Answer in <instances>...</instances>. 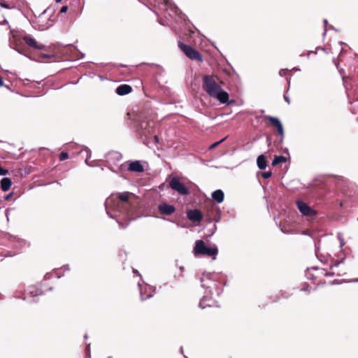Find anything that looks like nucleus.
Wrapping results in <instances>:
<instances>
[{
	"label": "nucleus",
	"instance_id": "40",
	"mask_svg": "<svg viewBox=\"0 0 358 358\" xmlns=\"http://www.w3.org/2000/svg\"><path fill=\"white\" fill-rule=\"evenodd\" d=\"M119 225H120V227L121 228H122V229H125V228H126V226H125V225H124L123 224L120 223V222H119Z\"/></svg>",
	"mask_w": 358,
	"mask_h": 358
},
{
	"label": "nucleus",
	"instance_id": "51",
	"mask_svg": "<svg viewBox=\"0 0 358 358\" xmlns=\"http://www.w3.org/2000/svg\"><path fill=\"white\" fill-rule=\"evenodd\" d=\"M338 264H339V262H338V263L335 264L334 265V266H338ZM330 268H333V266H330Z\"/></svg>",
	"mask_w": 358,
	"mask_h": 358
},
{
	"label": "nucleus",
	"instance_id": "2",
	"mask_svg": "<svg viewBox=\"0 0 358 358\" xmlns=\"http://www.w3.org/2000/svg\"><path fill=\"white\" fill-rule=\"evenodd\" d=\"M193 252L196 257L201 255L213 257V259H215L218 253V249L215 244L208 246L203 240H197L195 242Z\"/></svg>",
	"mask_w": 358,
	"mask_h": 358
},
{
	"label": "nucleus",
	"instance_id": "39",
	"mask_svg": "<svg viewBox=\"0 0 358 358\" xmlns=\"http://www.w3.org/2000/svg\"><path fill=\"white\" fill-rule=\"evenodd\" d=\"M11 196H12V193H10L9 194H8V195L6 196L5 199H6V200L9 199V198H10Z\"/></svg>",
	"mask_w": 358,
	"mask_h": 358
},
{
	"label": "nucleus",
	"instance_id": "21",
	"mask_svg": "<svg viewBox=\"0 0 358 358\" xmlns=\"http://www.w3.org/2000/svg\"><path fill=\"white\" fill-rule=\"evenodd\" d=\"M257 164L258 168L261 170H264L266 168V166H267L266 160L265 159V157L263 155H259L257 157Z\"/></svg>",
	"mask_w": 358,
	"mask_h": 358
},
{
	"label": "nucleus",
	"instance_id": "55",
	"mask_svg": "<svg viewBox=\"0 0 358 358\" xmlns=\"http://www.w3.org/2000/svg\"><path fill=\"white\" fill-rule=\"evenodd\" d=\"M326 32H327V29H326V28H325V29H324V34H326Z\"/></svg>",
	"mask_w": 358,
	"mask_h": 358
},
{
	"label": "nucleus",
	"instance_id": "42",
	"mask_svg": "<svg viewBox=\"0 0 358 358\" xmlns=\"http://www.w3.org/2000/svg\"><path fill=\"white\" fill-rule=\"evenodd\" d=\"M301 290L303 291V292L307 291L308 290V286L303 287V288H301Z\"/></svg>",
	"mask_w": 358,
	"mask_h": 358
},
{
	"label": "nucleus",
	"instance_id": "32",
	"mask_svg": "<svg viewBox=\"0 0 358 358\" xmlns=\"http://www.w3.org/2000/svg\"><path fill=\"white\" fill-rule=\"evenodd\" d=\"M306 276L308 278L312 279V280H313L315 278L313 275H310L309 269H308V271L306 273Z\"/></svg>",
	"mask_w": 358,
	"mask_h": 358
},
{
	"label": "nucleus",
	"instance_id": "34",
	"mask_svg": "<svg viewBox=\"0 0 358 358\" xmlns=\"http://www.w3.org/2000/svg\"><path fill=\"white\" fill-rule=\"evenodd\" d=\"M0 5H1V7L6 8H9L8 4L6 3H1Z\"/></svg>",
	"mask_w": 358,
	"mask_h": 358
},
{
	"label": "nucleus",
	"instance_id": "5",
	"mask_svg": "<svg viewBox=\"0 0 358 358\" xmlns=\"http://www.w3.org/2000/svg\"><path fill=\"white\" fill-rule=\"evenodd\" d=\"M178 45L184 54L190 59L202 61V57L198 51L192 46L179 42Z\"/></svg>",
	"mask_w": 358,
	"mask_h": 358
},
{
	"label": "nucleus",
	"instance_id": "38",
	"mask_svg": "<svg viewBox=\"0 0 358 358\" xmlns=\"http://www.w3.org/2000/svg\"><path fill=\"white\" fill-rule=\"evenodd\" d=\"M43 57H45V58H50L51 55L44 54V55H43Z\"/></svg>",
	"mask_w": 358,
	"mask_h": 358
},
{
	"label": "nucleus",
	"instance_id": "17",
	"mask_svg": "<svg viewBox=\"0 0 358 358\" xmlns=\"http://www.w3.org/2000/svg\"><path fill=\"white\" fill-rule=\"evenodd\" d=\"M132 90V88L129 85H121L116 88V93L119 95L123 96L128 94Z\"/></svg>",
	"mask_w": 358,
	"mask_h": 358
},
{
	"label": "nucleus",
	"instance_id": "52",
	"mask_svg": "<svg viewBox=\"0 0 358 358\" xmlns=\"http://www.w3.org/2000/svg\"><path fill=\"white\" fill-rule=\"evenodd\" d=\"M117 211H121L120 207L119 204H117Z\"/></svg>",
	"mask_w": 358,
	"mask_h": 358
},
{
	"label": "nucleus",
	"instance_id": "35",
	"mask_svg": "<svg viewBox=\"0 0 358 358\" xmlns=\"http://www.w3.org/2000/svg\"><path fill=\"white\" fill-rule=\"evenodd\" d=\"M284 99L287 103H290L289 98L287 96H284Z\"/></svg>",
	"mask_w": 358,
	"mask_h": 358
},
{
	"label": "nucleus",
	"instance_id": "29",
	"mask_svg": "<svg viewBox=\"0 0 358 358\" xmlns=\"http://www.w3.org/2000/svg\"><path fill=\"white\" fill-rule=\"evenodd\" d=\"M224 141V138L222 139L221 141H217L213 144H212L210 147V148H215L216 146H217L221 142Z\"/></svg>",
	"mask_w": 358,
	"mask_h": 358
},
{
	"label": "nucleus",
	"instance_id": "11",
	"mask_svg": "<svg viewBox=\"0 0 358 358\" xmlns=\"http://www.w3.org/2000/svg\"><path fill=\"white\" fill-rule=\"evenodd\" d=\"M296 205L299 211L304 215L314 216L316 214L315 211L313 209H312L302 201H296Z\"/></svg>",
	"mask_w": 358,
	"mask_h": 358
},
{
	"label": "nucleus",
	"instance_id": "9",
	"mask_svg": "<svg viewBox=\"0 0 358 358\" xmlns=\"http://www.w3.org/2000/svg\"><path fill=\"white\" fill-rule=\"evenodd\" d=\"M187 217L195 225H198L203 219V214L199 210L193 209L187 212Z\"/></svg>",
	"mask_w": 358,
	"mask_h": 358
},
{
	"label": "nucleus",
	"instance_id": "19",
	"mask_svg": "<svg viewBox=\"0 0 358 358\" xmlns=\"http://www.w3.org/2000/svg\"><path fill=\"white\" fill-rule=\"evenodd\" d=\"M224 194L221 189H217L212 193V198L217 203H220L224 201Z\"/></svg>",
	"mask_w": 358,
	"mask_h": 358
},
{
	"label": "nucleus",
	"instance_id": "45",
	"mask_svg": "<svg viewBox=\"0 0 358 358\" xmlns=\"http://www.w3.org/2000/svg\"><path fill=\"white\" fill-rule=\"evenodd\" d=\"M133 272H134V273H136L138 275H140V273H138V271L137 270L134 269V270H133Z\"/></svg>",
	"mask_w": 358,
	"mask_h": 358
},
{
	"label": "nucleus",
	"instance_id": "54",
	"mask_svg": "<svg viewBox=\"0 0 358 358\" xmlns=\"http://www.w3.org/2000/svg\"><path fill=\"white\" fill-rule=\"evenodd\" d=\"M180 352H181L182 353H183V348H182V347H181V348H180Z\"/></svg>",
	"mask_w": 358,
	"mask_h": 358
},
{
	"label": "nucleus",
	"instance_id": "27",
	"mask_svg": "<svg viewBox=\"0 0 358 358\" xmlns=\"http://www.w3.org/2000/svg\"><path fill=\"white\" fill-rule=\"evenodd\" d=\"M271 175H272V173L271 171H266V172L262 173V176L264 179H268L271 176Z\"/></svg>",
	"mask_w": 358,
	"mask_h": 358
},
{
	"label": "nucleus",
	"instance_id": "1",
	"mask_svg": "<svg viewBox=\"0 0 358 358\" xmlns=\"http://www.w3.org/2000/svg\"><path fill=\"white\" fill-rule=\"evenodd\" d=\"M203 88L210 96L215 98L220 103H227L229 94L222 89L212 76H206L203 77Z\"/></svg>",
	"mask_w": 358,
	"mask_h": 358
},
{
	"label": "nucleus",
	"instance_id": "20",
	"mask_svg": "<svg viewBox=\"0 0 358 358\" xmlns=\"http://www.w3.org/2000/svg\"><path fill=\"white\" fill-rule=\"evenodd\" d=\"M11 184L12 182L10 178H3L1 180V189L3 191L6 192L10 189Z\"/></svg>",
	"mask_w": 358,
	"mask_h": 358
},
{
	"label": "nucleus",
	"instance_id": "41",
	"mask_svg": "<svg viewBox=\"0 0 358 358\" xmlns=\"http://www.w3.org/2000/svg\"><path fill=\"white\" fill-rule=\"evenodd\" d=\"M3 82L2 78L0 76V87L3 86Z\"/></svg>",
	"mask_w": 358,
	"mask_h": 358
},
{
	"label": "nucleus",
	"instance_id": "7",
	"mask_svg": "<svg viewBox=\"0 0 358 358\" xmlns=\"http://www.w3.org/2000/svg\"><path fill=\"white\" fill-rule=\"evenodd\" d=\"M138 286L140 289V295L142 301L152 297V293L155 290L152 286L148 284L142 285L140 282H138Z\"/></svg>",
	"mask_w": 358,
	"mask_h": 358
},
{
	"label": "nucleus",
	"instance_id": "16",
	"mask_svg": "<svg viewBox=\"0 0 358 358\" xmlns=\"http://www.w3.org/2000/svg\"><path fill=\"white\" fill-rule=\"evenodd\" d=\"M16 31L14 30L10 31L12 38H10V46L20 54H23L22 50L19 48L18 43L15 38Z\"/></svg>",
	"mask_w": 358,
	"mask_h": 358
},
{
	"label": "nucleus",
	"instance_id": "36",
	"mask_svg": "<svg viewBox=\"0 0 358 358\" xmlns=\"http://www.w3.org/2000/svg\"><path fill=\"white\" fill-rule=\"evenodd\" d=\"M87 355L90 357V344L87 345Z\"/></svg>",
	"mask_w": 358,
	"mask_h": 358
},
{
	"label": "nucleus",
	"instance_id": "23",
	"mask_svg": "<svg viewBox=\"0 0 358 358\" xmlns=\"http://www.w3.org/2000/svg\"><path fill=\"white\" fill-rule=\"evenodd\" d=\"M129 192H122L117 194L118 199L123 202H127L129 199Z\"/></svg>",
	"mask_w": 358,
	"mask_h": 358
},
{
	"label": "nucleus",
	"instance_id": "3",
	"mask_svg": "<svg viewBox=\"0 0 358 358\" xmlns=\"http://www.w3.org/2000/svg\"><path fill=\"white\" fill-rule=\"evenodd\" d=\"M222 275L217 273H203L201 278V286L206 289L217 287V282L221 278Z\"/></svg>",
	"mask_w": 358,
	"mask_h": 358
},
{
	"label": "nucleus",
	"instance_id": "26",
	"mask_svg": "<svg viewBox=\"0 0 358 358\" xmlns=\"http://www.w3.org/2000/svg\"><path fill=\"white\" fill-rule=\"evenodd\" d=\"M85 152H86L87 154V157H86V159H85V163L86 164H87L88 166H91L89 162H88V160L91 157V153H90V150H88V149H86L85 150Z\"/></svg>",
	"mask_w": 358,
	"mask_h": 358
},
{
	"label": "nucleus",
	"instance_id": "10",
	"mask_svg": "<svg viewBox=\"0 0 358 358\" xmlns=\"http://www.w3.org/2000/svg\"><path fill=\"white\" fill-rule=\"evenodd\" d=\"M264 119L268 120L271 123V124L277 129L278 134L281 136L280 141H282L283 138H284V129H283L282 124L281 122L280 121V120L275 117L268 116V115L265 116Z\"/></svg>",
	"mask_w": 358,
	"mask_h": 358
},
{
	"label": "nucleus",
	"instance_id": "37",
	"mask_svg": "<svg viewBox=\"0 0 358 358\" xmlns=\"http://www.w3.org/2000/svg\"><path fill=\"white\" fill-rule=\"evenodd\" d=\"M334 274V273H327V272L324 273V275H333Z\"/></svg>",
	"mask_w": 358,
	"mask_h": 358
},
{
	"label": "nucleus",
	"instance_id": "6",
	"mask_svg": "<svg viewBox=\"0 0 358 358\" xmlns=\"http://www.w3.org/2000/svg\"><path fill=\"white\" fill-rule=\"evenodd\" d=\"M169 187L180 195H187L189 194L188 188L176 177L170 180Z\"/></svg>",
	"mask_w": 358,
	"mask_h": 358
},
{
	"label": "nucleus",
	"instance_id": "14",
	"mask_svg": "<svg viewBox=\"0 0 358 358\" xmlns=\"http://www.w3.org/2000/svg\"><path fill=\"white\" fill-rule=\"evenodd\" d=\"M42 294V292L41 289H38L35 286H29L25 291L24 296L23 298L24 300L29 299L31 298H34L38 295Z\"/></svg>",
	"mask_w": 358,
	"mask_h": 358
},
{
	"label": "nucleus",
	"instance_id": "24",
	"mask_svg": "<svg viewBox=\"0 0 358 358\" xmlns=\"http://www.w3.org/2000/svg\"><path fill=\"white\" fill-rule=\"evenodd\" d=\"M337 238L340 242V246L341 248H343L345 245L344 238L343 236V234L341 233H338Z\"/></svg>",
	"mask_w": 358,
	"mask_h": 358
},
{
	"label": "nucleus",
	"instance_id": "47",
	"mask_svg": "<svg viewBox=\"0 0 358 358\" xmlns=\"http://www.w3.org/2000/svg\"><path fill=\"white\" fill-rule=\"evenodd\" d=\"M284 71H285V70H284V69H281V70L279 71V74H280V76H282V73H283Z\"/></svg>",
	"mask_w": 358,
	"mask_h": 358
},
{
	"label": "nucleus",
	"instance_id": "57",
	"mask_svg": "<svg viewBox=\"0 0 358 358\" xmlns=\"http://www.w3.org/2000/svg\"><path fill=\"white\" fill-rule=\"evenodd\" d=\"M30 301H34V302L36 301H35V299H32V300L30 299Z\"/></svg>",
	"mask_w": 358,
	"mask_h": 358
},
{
	"label": "nucleus",
	"instance_id": "44",
	"mask_svg": "<svg viewBox=\"0 0 358 358\" xmlns=\"http://www.w3.org/2000/svg\"><path fill=\"white\" fill-rule=\"evenodd\" d=\"M8 213H9V210H8V209H7V210H6V217H7V219H8Z\"/></svg>",
	"mask_w": 358,
	"mask_h": 358
},
{
	"label": "nucleus",
	"instance_id": "12",
	"mask_svg": "<svg viewBox=\"0 0 358 358\" xmlns=\"http://www.w3.org/2000/svg\"><path fill=\"white\" fill-rule=\"evenodd\" d=\"M24 41L31 48L37 50H43L45 48V45L43 44H38L35 38L27 34L23 36Z\"/></svg>",
	"mask_w": 358,
	"mask_h": 358
},
{
	"label": "nucleus",
	"instance_id": "15",
	"mask_svg": "<svg viewBox=\"0 0 358 358\" xmlns=\"http://www.w3.org/2000/svg\"><path fill=\"white\" fill-rule=\"evenodd\" d=\"M211 290L206 291L205 295L201 300L199 303V307L201 308H205L206 307H210L213 305V301L211 300L210 296L208 295V294H210Z\"/></svg>",
	"mask_w": 358,
	"mask_h": 358
},
{
	"label": "nucleus",
	"instance_id": "4",
	"mask_svg": "<svg viewBox=\"0 0 358 358\" xmlns=\"http://www.w3.org/2000/svg\"><path fill=\"white\" fill-rule=\"evenodd\" d=\"M105 158L109 168L113 169V167H117L120 166L122 156L119 152L110 151L106 155Z\"/></svg>",
	"mask_w": 358,
	"mask_h": 358
},
{
	"label": "nucleus",
	"instance_id": "49",
	"mask_svg": "<svg viewBox=\"0 0 358 358\" xmlns=\"http://www.w3.org/2000/svg\"><path fill=\"white\" fill-rule=\"evenodd\" d=\"M323 22H324V26L326 27V26H327V22H327V20L324 19V21H323Z\"/></svg>",
	"mask_w": 358,
	"mask_h": 358
},
{
	"label": "nucleus",
	"instance_id": "28",
	"mask_svg": "<svg viewBox=\"0 0 358 358\" xmlns=\"http://www.w3.org/2000/svg\"><path fill=\"white\" fill-rule=\"evenodd\" d=\"M113 201L112 198H108L106 201V208L107 209L108 206H110V203Z\"/></svg>",
	"mask_w": 358,
	"mask_h": 358
},
{
	"label": "nucleus",
	"instance_id": "8",
	"mask_svg": "<svg viewBox=\"0 0 358 358\" xmlns=\"http://www.w3.org/2000/svg\"><path fill=\"white\" fill-rule=\"evenodd\" d=\"M154 122L150 120H143L137 126V129L142 131V134L146 136L148 134L153 132Z\"/></svg>",
	"mask_w": 358,
	"mask_h": 358
},
{
	"label": "nucleus",
	"instance_id": "33",
	"mask_svg": "<svg viewBox=\"0 0 358 358\" xmlns=\"http://www.w3.org/2000/svg\"><path fill=\"white\" fill-rule=\"evenodd\" d=\"M52 273H46L44 276L45 279L47 280V279H49L51 276H52Z\"/></svg>",
	"mask_w": 358,
	"mask_h": 358
},
{
	"label": "nucleus",
	"instance_id": "58",
	"mask_svg": "<svg viewBox=\"0 0 358 358\" xmlns=\"http://www.w3.org/2000/svg\"><path fill=\"white\" fill-rule=\"evenodd\" d=\"M185 358H187V357H185Z\"/></svg>",
	"mask_w": 358,
	"mask_h": 358
},
{
	"label": "nucleus",
	"instance_id": "53",
	"mask_svg": "<svg viewBox=\"0 0 358 358\" xmlns=\"http://www.w3.org/2000/svg\"><path fill=\"white\" fill-rule=\"evenodd\" d=\"M62 1V0H55V1H56L57 3H59V2H61Z\"/></svg>",
	"mask_w": 358,
	"mask_h": 358
},
{
	"label": "nucleus",
	"instance_id": "13",
	"mask_svg": "<svg viewBox=\"0 0 358 358\" xmlns=\"http://www.w3.org/2000/svg\"><path fill=\"white\" fill-rule=\"evenodd\" d=\"M158 210L160 212V213L164 215H171L175 212L176 208L173 205H170L166 202H163L159 204Z\"/></svg>",
	"mask_w": 358,
	"mask_h": 358
},
{
	"label": "nucleus",
	"instance_id": "18",
	"mask_svg": "<svg viewBox=\"0 0 358 358\" xmlns=\"http://www.w3.org/2000/svg\"><path fill=\"white\" fill-rule=\"evenodd\" d=\"M129 170L138 173L143 172L144 169L139 161H135L130 163Z\"/></svg>",
	"mask_w": 358,
	"mask_h": 358
},
{
	"label": "nucleus",
	"instance_id": "43",
	"mask_svg": "<svg viewBox=\"0 0 358 358\" xmlns=\"http://www.w3.org/2000/svg\"><path fill=\"white\" fill-rule=\"evenodd\" d=\"M351 282H358V278H355L350 281Z\"/></svg>",
	"mask_w": 358,
	"mask_h": 358
},
{
	"label": "nucleus",
	"instance_id": "30",
	"mask_svg": "<svg viewBox=\"0 0 358 358\" xmlns=\"http://www.w3.org/2000/svg\"><path fill=\"white\" fill-rule=\"evenodd\" d=\"M8 173V170L2 169L0 167V176H5Z\"/></svg>",
	"mask_w": 358,
	"mask_h": 358
},
{
	"label": "nucleus",
	"instance_id": "56",
	"mask_svg": "<svg viewBox=\"0 0 358 358\" xmlns=\"http://www.w3.org/2000/svg\"><path fill=\"white\" fill-rule=\"evenodd\" d=\"M84 337H85V338H87V335L85 334Z\"/></svg>",
	"mask_w": 358,
	"mask_h": 358
},
{
	"label": "nucleus",
	"instance_id": "50",
	"mask_svg": "<svg viewBox=\"0 0 358 358\" xmlns=\"http://www.w3.org/2000/svg\"><path fill=\"white\" fill-rule=\"evenodd\" d=\"M154 138H155V142H158L159 138H158V137L157 136H155Z\"/></svg>",
	"mask_w": 358,
	"mask_h": 358
},
{
	"label": "nucleus",
	"instance_id": "48",
	"mask_svg": "<svg viewBox=\"0 0 358 358\" xmlns=\"http://www.w3.org/2000/svg\"><path fill=\"white\" fill-rule=\"evenodd\" d=\"M8 24V21L6 20H4L3 22H0V24Z\"/></svg>",
	"mask_w": 358,
	"mask_h": 358
},
{
	"label": "nucleus",
	"instance_id": "31",
	"mask_svg": "<svg viewBox=\"0 0 358 358\" xmlns=\"http://www.w3.org/2000/svg\"><path fill=\"white\" fill-rule=\"evenodd\" d=\"M67 10H68V6H64L61 8L60 13H66L67 11Z\"/></svg>",
	"mask_w": 358,
	"mask_h": 358
},
{
	"label": "nucleus",
	"instance_id": "46",
	"mask_svg": "<svg viewBox=\"0 0 358 358\" xmlns=\"http://www.w3.org/2000/svg\"><path fill=\"white\" fill-rule=\"evenodd\" d=\"M171 10H173L176 15H178V14H177V12H178V11H177V9H176V8H173V9L171 8Z\"/></svg>",
	"mask_w": 358,
	"mask_h": 358
},
{
	"label": "nucleus",
	"instance_id": "25",
	"mask_svg": "<svg viewBox=\"0 0 358 358\" xmlns=\"http://www.w3.org/2000/svg\"><path fill=\"white\" fill-rule=\"evenodd\" d=\"M69 158V155L66 152H62L59 155L60 161L66 160Z\"/></svg>",
	"mask_w": 358,
	"mask_h": 358
},
{
	"label": "nucleus",
	"instance_id": "22",
	"mask_svg": "<svg viewBox=\"0 0 358 358\" xmlns=\"http://www.w3.org/2000/svg\"><path fill=\"white\" fill-rule=\"evenodd\" d=\"M286 162V157L282 155L275 156L272 162V165L275 166L280 163Z\"/></svg>",
	"mask_w": 358,
	"mask_h": 358
}]
</instances>
